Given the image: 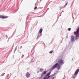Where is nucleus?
<instances>
[{
  "label": "nucleus",
  "mask_w": 79,
  "mask_h": 79,
  "mask_svg": "<svg viewBox=\"0 0 79 79\" xmlns=\"http://www.w3.org/2000/svg\"><path fill=\"white\" fill-rule=\"evenodd\" d=\"M58 62L59 64L58 63H56V64H55L51 69L52 70L54 69H55V68H57V69H60V68H61V66H60V64H64V62L63 61V60L61 59H59Z\"/></svg>",
  "instance_id": "1"
},
{
  "label": "nucleus",
  "mask_w": 79,
  "mask_h": 79,
  "mask_svg": "<svg viewBox=\"0 0 79 79\" xmlns=\"http://www.w3.org/2000/svg\"><path fill=\"white\" fill-rule=\"evenodd\" d=\"M74 34L76 35V38L79 37V27L76 29V31H74Z\"/></svg>",
  "instance_id": "2"
},
{
  "label": "nucleus",
  "mask_w": 79,
  "mask_h": 79,
  "mask_svg": "<svg viewBox=\"0 0 79 79\" xmlns=\"http://www.w3.org/2000/svg\"><path fill=\"white\" fill-rule=\"evenodd\" d=\"M79 69H77V70L75 71L74 75V76L73 77V78H75L76 77V75L78 74V73H79Z\"/></svg>",
  "instance_id": "3"
},
{
  "label": "nucleus",
  "mask_w": 79,
  "mask_h": 79,
  "mask_svg": "<svg viewBox=\"0 0 79 79\" xmlns=\"http://www.w3.org/2000/svg\"><path fill=\"white\" fill-rule=\"evenodd\" d=\"M70 37L71 38V40L72 42H74L75 40H74V35H72Z\"/></svg>",
  "instance_id": "4"
},
{
  "label": "nucleus",
  "mask_w": 79,
  "mask_h": 79,
  "mask_svg": "<svg viewBox=\"0 0 79 79\" xmlns=\"http://www.w3.org/2000/svg\"><path fill=\"white\" fill-rule=\"evenodd\" d=\"M8 18V16L3 15H0V18H2V19H6V18Z\"/></svg>",
  "instance_id": "5"
},
{
  "label": "nucleus",
  "mask_w": 79,
  "mask_h": 79,
  "mask_svg": "<svg viewBox=\"0 0 79 79\" xmlns=\"http://www.w3.org/2000/svg\"><path fill=\"white\" fill-rule=\"evenodd\" d=\"M29 76H30V74L29 72H27L26 74V76L28 78L29 77Z\"/></svg>",
  "instance_id": "6"
},
{
  "label": "nucleus",
  "mask_w": 79,
  "mask_h": 79,
  "mask_svg": "<svg viewBox=\"0 0 79 79\" xmlns=\"http://www.w3.org/2000/svg\"><path fill=\"white\" fill-rule=\"evenodd\" d=\"M42 32V29L41 28L40 29V31H39V33H40V34H41Z\"/></svg>",
  "instance_id": "7"
},
{
  "label": "nucleus",
  "mask_w": 79,
  "mask_h": 79,
  "mask_svg": "<svg viewBox=\"0 0 79 79\" xmlns=\"http://www.w3.org/2000/svg\"><path fill=\"white\" fill-rule=\"evenodd\" d=\"M39 37H40V35H39V34H38V35L37 37L36 38V39L37 40L38 39Z\"/></svg>",
  "instance_id": "8"
},
{
  "label": "nucleus",
  "mask_w": 79,
  "mask_h": 79,
  "mask_svg": "<svg viewBox=\"0 0 79 79\" xmlns=\"http://www.w3.org/2000/svg\"><path fill=\"white\" fill-rule=\"evenodd\" d=\"M47 73V71H44V72L43 73V74H45Z\"/></svg>",
  "instance_id": "9"
},
{
  "label": "nucleus",
  "mask_w": 79,
  "mask_h": 79,
  "mask_svg": "<svg viewBox=\"0 0 79 79\" xmlns=\"http://www.w3.org/2000/svg\"><path fill=\"white\" fill-rule=\"evenodd\" d=\"M50 73H48L47 74V76H49V75H50Z\"/></svg>",
  "instance_id": "10"
},
{
  "label": "nucleus",
  "mask_w": 79,
  "mask_h": 79,
  "mask_svg": "<svg viewBox=\"0 0 79 79\" xmlns=\"http://www.w3.org/2000/svg\"><path fill=\"white\" fill-rule=\"evenodd\" d=\"M53 51H51L49 52V53H51V54H52V53H53Z\"/></svg>",
  "instance_id": "11"
},
{
  "label": "nucleus",
  "mask_w": 79,
  "mask_h": 79,
  "mask_svg": "<svg viewBox=\"0 0 79 79\" xmlns=\"http://www.w3.org/2000/svg\"><path fill=\"white\" fill-rule=\"evenodd\" d=\"M68 5V3H66L65 5H64V7H65V6H66V5Z\"/></svg>",
  "instance_id": "12"
},
{
  "label": "nucleus",
  "mask_w": 79,
  "mask_h": 79,
  "mask_svg": "<svg viewBox=\"0 0 79 79\" xmlns=\"http://www.w3.org/2000/svg\"><path fill=\"white\" fill-rule=\"evenodd\" d=\"M71 28H68V31H71Z\"/></svg>",
  "instance_id": "13"
},
{
  "label": "nucleus",
  "mask_w": 79,
  "mask_h": 79,
  "mask_svg": "<svg viewBox=\"0 0 79 79\" xmlns=\"http://www.w3.org/2000/svg\"><path fill=\"white\" fill-rule=\"evenodd\" d=\"M43 71V69H40V71L41 72H42V71Z\"/></svg>",
  "instance_id": "14"
},
{
  "label": "nucleus",
  "mask_w": 79,
  "mask_h": 79,
  "mask_svg": "<svg viewBox=\"0 0 79 79\" xmlns=\"http://www.w3.org/2000/svg\"><path fill=\"white\" fill-rule=\"evenodd\" d=\"M44 74L43 73V74L41 75V77H43V76H44Z\"/></svg>",
  "instance_id": "15"
},
{
  "label": "nucleus",
  "mask_w": 79,
  "mask_h": 79,
  "mask_svg": "<svg viewBox=\"0 0 79 79\" xmlns=\"http://www.w3.org/2000/svg\"><path fill=\"white\" fill-rule=\"evenodd\" d=\"M50 76H48L47 77V79H49V78H50Z\"/></svg>",
  "instance_id": "16"
},
{
  "label": "nucleus",
  "mask_w": 79,
  "mask_h": 79,
  "mask_svg": "<svg viewBox=\"0 0 79 79\" xmlns=\"http://www.w3.org/2000/svg\"><path fill=\"white\" fill-rule=\"evenodd\" d=\"M37 7H35L34 10H36V9H37Z\"/></svg>",
  "instance_id": "17"
},
{
  "label": "nucleus",
  "mask_w": 79,
  "mask_h": 79,
  "mask_svg": "<svg viewBox=\"0 0 79 79\" xmlns=\"http://www.w3.org/2000/svg\"><path fill=\"white\" fill-rule=\"evenodd\" d=\"M52 79H55V77H53V78H52Z\"/></svg>",
  "instance_id": "18"
},
{
  "label": "nucleus",
  "mask_w": 79,
  "mask_h": 79,
  "mask_svg": "<svg viewBox=\"0 0 79 79\" xmlns=\"http://www.w3.org/2000/svg\"><path fill=\"white\" fill-rule=\"evenodd\" d=\"M47 79V78L46 77H45L43 79Z\"/></svg>",
  "instance_id": "19"
}]
</instances>
